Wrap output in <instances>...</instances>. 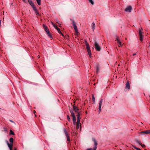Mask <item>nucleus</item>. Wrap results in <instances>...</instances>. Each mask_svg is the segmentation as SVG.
Listing matches in <instances>:
<instances>
[{"mask_svg": "<svg viewBox=\"0 0 150 150\" xmlns=\"http://www.w3.org/2000/svg\"><path fill=\"white\" fill-rule=\"evenodd\" d=\"M86 45V49L87 51L88 52V54L89 55V57L91 58V50L90 49V46L89 44L87 43L86 41H85Z\"/></svg>", "mask_w": 150, "mask_h": 150, "instance_id": "1", "label": "nucleus"}, {"mask_svg": "<svg viewBox=\"0 0 150 150\" xmlns=\"http://www.w3.org/2000/svg\"><path fill=\"white\" fill-rule=\"evenodd\" d=\"M94 142V147L93 149L91 148L87 149L86 150H96L97 149V145L98 144L96 140L94 138L93 139Z\"/></svg>", "mask_w": 150, "mask_h": 150, "instance_id": "2", "label": "nucleus"}, {"mask_svg": "<svg viewBox=\"0 0 150 150\" xmlns=\"http://www.w3.org/2000/svg\"><path fill=\"white\" fill-rule=\"evenodd\" d=\"M70 20L72 22V24L74 27L75 31L76 32V34H77L78 32V31L77 28L76 26V23L74 20L71 19Z\"/></svg>", "mask_w": 150, "mask_h": 150, "instance_id": "3", "label": "nucleus"}, {"mask_svg": "<svg viewBox=\"0 0 150 150\" xmlns=\"http://www.w3.org/2000/svg\"><path fill=\"white\" fill-rule=\"evenodd\" d=\"M94 46L96 50L98 51H100V47L98 43L96 42H95L94 43Z\"/></svg>", "mask_w": 150, "mask_h": 150, "instance_id": "4", "label": "nucleus"}, {"mask_svg": "<svg viewBox=\"0 0 150 150\" xmlns=\"http://www.w3.org/2000/svg\"><path fill=\"white\" fill-rule=\"evenodd\" d=\"M139 133L144 135H145V134H150V129H148L146 130L142 131L139 132Z\"/></svg>", "mask_w": 150, "mask_h": 150, "instance_id": "5", "label": "nucleus"}, {"mask_svg": "<svg viewBox=\"0 0 150 150\" xmlns=\"http://www.w3.org/2000/svg\"><path fill=\"white\" fill-rule=\"evenodd\" d=\"M115 38L117 42L119 44V46H121L122 45V43L121 42V41H120L119 39V37L117 36H116Z\"/></svg>", "mask_w": 150, "mask_h": 150, "instance_id": "6", "label": "nucleus"}, {"mask_svg": "<svg viewBox=\"0 0 150 150\" xmlns=\"http://www.w3.org/2000/svg\"><path fill=\"white\" fill-rule=\"evenodd\" d=\"M73 108L75 111L77 113H79V112H81L79 110V109L75 105H74L73 106Z\"/></svg>", "mask_w": 150, "mask_h": 150, "instance_id": "7", "label": "nucleus"}, {"mask_svg": "<svg viewBox=\"0 0 150 150\" xmlns=\"http://www.w3.org/2000/svg\"><path fill=\"white\" fill-rule=\"evenodd\" d=\"M141 30H142V29H140L139 30V36L140 37V40L141 41H142L143 40V39H142V37L143 35H142V32L141 31Z\"/></svg>", "mask_w": 150, "mask_h": 150, "instance_id": "8", "label": "nucleus"}, {"mask_svg": "<svg viewBox=\"0 0 150 150\" xmlns=\"http://www.w3.org/2000/svg\"><path fill=\"white\" fill-rule=\"evenodd\" d=\"M132 8L131 6H129L127 7L125 9V11L126 12H130L132 10Z\"/></svg>", "mask_w": 150, "mask_h": 150, "instance_id": "9", "label": "nucleus"}, {"mask_svg": "<svg viewBox=\"0 0 150 150\" xmlns=\"http://www.w3.org/2000/svg\"><path fill=\"white\" fill-rule=\"evenodd\" d=\"M70 112L71 114V116H72L73 117V121L76 120L75 115L73 111L72 110H70Z\"/></svg>", "mask_w": 150, "mask_h": 150, "instance_id": "10", "label": "nucleus"}, {"mask_svg": "<svg viewBox=\"0 0 150 150\" xmlns=\"http://www.w3.org/2000/svg\"><path fill=\"white\" fill-rule=\"evenodd\" d=\"M7 144L10 149V150H12V147L13 146V144H9L7 141H6Z\"/></svg>", "mask_w": 150, "mask_h": 150, "instance_id": "11", "label": "nucleus"}, {"mask_svg": "<svg viewBox=\"0 0 150 150\" xmlns=\"http://www.w3.org/2000/svg\"><path fill=\"white\" fill-rule=\"evenodd\" d=\"M45 30V31L47 33L48 35V36L50 38H51L52 36L51 35V34L50 33V31L49 30V29H48V28L46 30Z\"/></svg>", "mask_w": 150, "mask_h": 150, "instance_id": "12", "label": "nucleus"}, {"mask_svg": "<svg viewBox=\"0 0 150 150\" xmlns=\"http://www.w3.org/2000/svg\"><path fill=\"white\" fill-rule=\"evenodd\" d=\"M125 88L128 89V90L130 89V84L128 81H127L126 83Z\"/></svg>", "mask_w": 150, "mask_h": 150, "instance_id": "13", "label": "nucleus"}, {"mask_svg": "<svg viewBox=\"0 0 150 150\" xmlns=\"http://www.w3.org/2000/svg\"><path fill=\"white\" fill-rule=\"evenodd\" d=\"M91 26H92V28L93 30H94L95 29V27H96V25H95V24L94 23H92Z\"/></svg>", "mask_w": 150, "mask_h": 150, "instance_id": "14", "label": "nucleus"}, {"mask_svg": "<svg viewBox=\"0 0 150 150\" xmlns=\"http://www.w3.org/2000/svg\"><path fill=\"white\" fill-rule=\"evenodd\" d=\"M28 2L29 4L31 6H33L34 5V4L33 3V2L32 1L28 0Z\"/></svg>", "mask_w": 150, "mask_h": 150, "instance_id": "15", "label": "nucleus"}, {"mask_svg": "<svg viewBox=\"0 0 150 150\" xmlns=\"http://www.w3.org/2000/svg\"><path fill=\"white\" fill-rule=\"evenodd\" d=\"M31 7H32V8L33 9V10L35 11H37V9L36 8V6H35V5H34L33 6Z\"/></svg>", "mask_w": 150, "mask_h": 150, "instance_id": "16", "label": "nucleus"}, {"mask_svg": "<svg viewBox=\"0 0 150 150\" xmlns=\"http://www.w3.org/2000/svg\"><path fill=\"white\" fill-rule=\"evenodd\" d=\"M56 29L58 31V32L59 33L61 34V35H62V36H64V35H63V34L62 33V32L60 31V29L59 28L57 27V28Z\"/></svg>", "mask_w": 150, "mask_h": 150, "instance_id": "17", "label": "nucleus"}, {"mask_svg": "<svg viewBox=\"0 0 150 150\" xmlns=\"http://www.w3.org/2000/svg\"><path fill=\"white\" fill-rule=\"evenodd\" d=\"M9 141L11 143L13 144V138L11 137L9 139Z\"/></svg>", "mask_w": 150, "mask_h": 150, "instance_id": "18", "label": "nucleus"}, {"mask_svg": "<svg viewBox=\"0 0 150 150\" xmlns=\"http://www.w3.org/2000/svg\"><path fill=\"white\" fill-rule=\"evenodd\" d=\"M67 138V141H70V137L69 136L68 134H67V135H66Z\"/></svg>", "mask_w": 150, "mask_h": 150, "instance_id": "19", "label": "nucleus"}, {"mask_svg": "<svg viewBox=\"0 0 150 150\" xmlns=\"http://www.w3.org/2000/svg\"><path fill=\"white\" fill-rule=\"evenodd\" d=\"M77 119H80V115L81 114V112H79V113H77Z\"/></svg>", "mask_w": 150, "mask_h": 150, "instance_id": "20", "label": "nucleus"}, {"mask_svg": "<svg viewBox=\"0 0 150 150\" xmlns=\"http://www.w3.org/2000/svg\"><path fill=\"white\" fill-rule=\"evenodd\" d=\"M103 102V99H101L99 103V105L102 106V103Z\"/></svg>", "mask_w": 150, "mask_h": 150, "instance_id": "21", "label": "nucleus"}, {"mask_svg": "<svg viewBox=\"0 0 150 150\" xmlns=\"http://www.w3.org/2000/svg\"><path fill=\"white\" fill-rule=\"evenodd\" d=\"M101 106L99 105V108H98V109H99L98 113H99V114L101 110Z\"/></svg>", "mask_w": 150, "mask_h": 150, "instance_id": "22", "label": "nucleus"}, {"mask_svg": "<svg viewBox=\"0 0 150 150\" xmlns=\"http://www.w3.org/2000/svg\"><path fill=\"white\" fill-rule=\"evenodd\" d=\"M38 4L40 5L41 4V0H36Z\"/></svg>", "mask_w": 150, "mask_h": 150, "instance_id": "23", "label": "nucleus"}, {"mask_svg": "<svg viewBox=\"0 0 150 150\" xmlns=\"http://www.w3.org/2000/svg\"><path fill=\"white\" fill-rule=\"evenodd\" d=\"M10 134H12L13 135H14V133L13 132V131L11 130H10Z\"/></svg>", "mask_w": 150, "mask_h": 150, "instance_id": "24", "label": "nucleus"}, {"mask_svg": "<svg viewBox=\"0 0 150 150\" xmlns=\"http://www.w3.org/2000/svg\"><path fill=\"white\" fill-rule=\"evenodd\" d=\"M133 147L135 149H136L137 150H142L141 149H140L139 148H137V147H136V146H133Z\"/></svg>", "mask_w": 150, "mask_h": 150, "instance_id": "25", "label": "nucleus"}, {"mask_svg": "<svg viewBox=\"0 0 150 150\" xmlns=\"http://www.w3.org/2000/svg\"><path fill=\"white\" fill-rule=\"evenodd\" d=\"M52 24L53 25V26L54 27L55 29L57 28V27L55 25V24L53 22H52Z\"/></svg>", "mask_w": 150, "mask_h": 150, "instance_id": "26", "label": "nucleus"}, {"mask_svg": "<svg viewBox=\"0 0 150 150\" xmlns=\"http://www.w3.org/2000/svg\"><path fill=\"white\" fill-rule=\"evenodd\" d=\"M64 132L65 134L66 135H67V134H68L67 132V131H66V130L65 129H64Z\"/></svg>", "mask_w": 150, "mask_h": 150, "instance_id": "27", "label": "nucleus"}, {"mask_svg": "<svg viewBox=\"0 0 150 150\" xmlns=\"http://www.w3.org/2000/svg\"><path fill=\"white\" fill-rule=\"evenodd\" d=\"M67 119L69 121V122L71 121V119L68 115H67Z\"/></svg>", "mask_w": 150, "mask_h": 150, "instance_id": "28", "label": "nucleus"}, {"mask_svg": "<svg viewBox=\"0 0 150 150\" xmlns=\"http://www.w3.org/2000/svg\"><path fill=\"white\" fill-rule=\"evenodd\" d=\"M89 1L90 3L92 4L93 5L94 4V2L92 0H89Z\"/></svg>", "mask_w": 150, "mask_h": 150, "instance_id": "29", "label": "nucleus"}, {"mask_svg": "<svg viewBox=\"0 0 150 150\" xmlns=\"http://www.w3.org/2000/svg\"><path fill=\"white\" fill-rule=\"evenodd\" d=\"M43 26L45 30L47 28V27L45 25H43Z\"/></svg>", "mask_w": 150, "mask_h": 150, "instance_id": "30", "label": "nucleus"}, {"mask_svg": "<svg viewBox=\"0 0 150 150\" xmlns=\"http://www.w3.org/2000/svg\"><path fill=\"white\" fill-rule=\"evenodd\" d=\"M136 142L137 143H138V144H140V145L142 143H141V142L140 141H139V140H137V141H136Z\"/></svg>", "mask_w": 150, "mask_h": 150, "instance_id": "31", "label": "nucleus"}, {"mask_svg": "<svg viewBox=\"0 0 150 150\" xmlns=\"http://www.w3.org/2000/svg\"><path fill=\"white\" fill-rule=\"evenodd\" d=\"M92 100L93 102H95V98L93 95H92Z\"/></svg>", "mask_w": 150, "mask_h": 150, "instance_id": "32", "label": "nucleus"}, {"mask_svg": "<svg viewBox=\"0 0 150 150\" xmlns=\"http://www.w3.org/2000/svg\"><path fill=\"white\" fill-rule=\"evenodd\" d=\"M76 128L77 129H79V128L80 126V123L79 124L76 123Z\"/></svg>", "mask_w": 150, "mask_h": 150, "instance_id": "33", "label": "nucleus"}, {"mask_svg": "<svg viewBox=\"0 0 150 150\" xmlns=\"http://www.w3.org/2000/svg\"><path fill=\"white\" fill-rule=\"evenodd\" d=\"M99 68H98V67H97V68H96V73L97 74L98 72H99Z\"/></svg>", "mask_w": 150, "mask_h": 150, "instance_id": "34", "label": "nucleus"}, {"mask_svg": "<svg viewBox=\"0 0 150 150\" xmlns=\"http://www.w3.org/2000/svg\"><path fill=\"white\" fill-rule=\"evenodd\" d=\"M35 12L36 15H38V16L40 15L38 12V10L37 11H35Z\"/></svg>", "mask_w": 150, "mask_h": 150, "instance_id": "35", "label": "nucleus"}, {"mask_svg": "<svg viewBox=\"0 0 150 150\" xmlns=\"http://www.w3.org/2000/svg\"><path fill=\"white\" fill-rule=\"evenodd\" d=\"M80 119H77V122H76V123L77 124H79V123H80Z\"/></svg>", "mask_w": 150, "mask_h": 150, "instance_id": "36", "label": "nucleus"}, {"mask_svg": "<svg viewBox=\"0 0 150 150\" xmlns=\"http://www.w3.org/2000/svg\"><path fill=\"white\" fill-rule=\"evenodd\" d=\"M76 120H74L73 121V124L74 125H75L76 124Z\"/></svg>", "mask_w": 150, "mask_h": 150, "instance_id": "37", "label": "nucleus"}, {"mask_svg": "<svg viewBox=\"0 0 150 150\" xmlns=\"http://www.w3.org/2000/svg\"><path fill=\"white\" fill-rule=\"evenodd\" d=\"M142 146L143 147V148H144L145 147V145L144 144H141V145H140Z\"/></svg>", "mask_w": 150, "mask_h": 150, "instance_id": "38", "label": "nucleus"}, {"mask_svg": "<svg viewBox=\"0 0 150 150\" xmlns=\"http://www.w3.org/2000/svg\"><path fill=\"white\" fill-rule=\"evenodd\" d=\"M24 3H27V2L26 0H22Z\"/></svg>", "mask_w": 150, "mask_h": 150, "instance_id": "39", "label": "nucleus"}, {"mask_svg": "<svg viewBox=\"0 0 150 150\" xmlns=\"http://www.w3.org/2000/svg\"><path fill=\"white\" fill-rule=\"evenodd\" d=\"M136 54V53H133V56H134Z\"/></svg>", "mask_w": 150, "mask_h": 150, "instance_id": "40", "label": "nucleus"}, {"mask_svg": "<svg viewBox=\"0 0 150 150\" xmlns=\"http://www.w3.org/2000/svg\"><path fill=\"white\" fill-rule=\"evenodd\" d=\"M40 56L39 55H38V58H40Z\"/></svg>", "mask_w": 150, "mask_h": 150, "instance_id": "41", "label": "nucleus"}, {"mask_svg": "<svg viewBox=\"0 0 150 150\" xmlns=\"http://www.w3.org/2000/svg\"><path fill=\"white\" fill-rule=\"evenodd\" d=\"M10 122H13L12 120H10Z\"/></svg>", "mask_w": 150, "mask_h": 150, "instance_id": "42", "label": "nucleus"}, {"mask_svg": "<svg viewBox=\"0 0 150 150\" xmlns=\"http://www.w3.org/2000/svg\"><path fill=\"white\" fill-rule=\"evenodd\" d=\"M34 113H36V111H35V110H34Z\"/></svg>", "mask_w": 150, "mask_h": 150, "instance_id": "43", "label": "nucleus"}, {"mask_svg": "<svg viewBox=\"0 0 150 150\" xmlns=\"http://www.w3.org/2000/svg\"><path fill=\"white\" fill-rule=\"evenodd\" d=\"M150 46V43H149V47Z\"/></svg>", "mask_w": 150, "mask_h": 150, "instance_id": "44", "label": "nucleus"}, {"mask_svg": "<svg viewBox=\"0 0 150 150\" xmlns=\"http://www.w3.org/2000/svg\"><path fill=\"white\" fill-rule=\"evenodd\" d=\"M15 150H16V149L15 148Z\"/></svg>", "mask_w": 150, "mask_h": 150, "instance_id": "45", "label": "nucleus"}]
</instances>
